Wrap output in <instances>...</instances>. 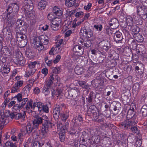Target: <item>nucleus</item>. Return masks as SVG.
<instances>
[{
    "label": "nucleus",
    "instance_id": "nucleus-62",
    "mask_svg": "<svg viewBox=\"0 0 147 147\" xmlns=\"http://www.w3.org/2000/svg\"><path fill=\"white\" fill-rule=\"evenodd\" d=\"M140 84L138 83H136L133 86V89L135 90L136 91L138 90L139 88Z\"/></svg>",
    "mask_w": 147,
    "mask_h": 147
},
{
    "label": "nucleus",
    "instance_id": "nucleus-56",
    "mask_svg": "<svg viewBox=\"0 0 147 147\" xmlns=\"http://www.w3.org/2000/svg\"><path fill=\"white\" fill-rule=\"evenodd\" d=\"M48 19L49 20L51 21L55 19L56 18H55V16L53 13H50L48 14L47 16Z\"/></svg>",
    "mask_w": 147,
    "mask_h": 147
},
{
    "label": "nucleus",
    "instance_id": "nucleus-46",
    "mask_svg": "<svg viewBox=\"0 0 147 147\" xmlns=\"http://www.w3.org/2000/svg\"><path fill=\"white\" fill-rule=\"evenodd\" d=\"M101 75H100L99 76L97 77L94 80V82L95 84L99 85L101 82L102 78Z\"/></svg>",
    "mask_w": 147,
    "mask_h": 147
},
{
    "label": "nucleus",
    "instance_id": "nucleus-20",
    "mask_svg": "<svg viewBox=\"0 0 147 147\" xmlns=\"http://www.w3.org/2000/svg\"><path fill=\"white\" fill-rule=\"evenodd\" d=\"M46 6V1L45 0H41L39 3L38 5V8L40 10L45 9Z\"/></svg>",
    "mask_w": 147,
    "mask_h": 147
},
{
    "label": "nucleus",
    "instance_id": "nucleus-42",
    "mask_svg": "<svg viewBox=\"0 0 147 147\" xmlns=\"http://www.w3.org/2000/svg\"><path fill=\"white\" fill-rule=\"evenodd\" d=\"M38 136V135H37L36 134H34L33 135V137L32 138V137H30L27 140L26 142L27 143L30 144L32 142H33V140L34 139H36V138H37Z\"/></svg>",
    "mask_w": 147,
    "mask_h": 147
},
{
    "label": "nucleus",
    "instance_id": "nucleus-11",
    "mask_svg": "<svg viewBox=\"0 0 147 147\" xmlns=\"http://www.w3.org/2000/svg\"><path fill=\"white\" fill-rule=\"evenodd\" d=\"M23 6L25 10H32L33 8V4L31 0H25Z\"/></svg>",
    "mask_w": 147,
    "mask_h": 147
},
{
    "label": "nucleus",
    "instance_id": "nucleus-14",
    "mask_svg": "<svg viewBox=\"0 0 147 147\" xmlns=\"http://www.w3.org/2000/svg\"><path fill=\"white\" fill-rule=\"evenodd\" d=\"M132 18L135 21V23L137 25H141L142 24V21L141 16L136 15H133Z\"/></svg>",
    "mask_w": 147,
    "mask_h": 147
},
{
    "label": "nucleus",
    "instance_id": "nucleus-31",
    "mask_svg": "<svg viewBox=\"0 0 147 147\" xmlns=\"http://www.w3.org/2000/svg\"><path fill=\"white\" fill-rule=\"evenodd\" d=\"M36 71V69H29L26 72L25 76L26 77H28L31 76L35 73Z\"/></svg>",
    "mask_w": 147,
    "mask_h": 147
},
{
    "label": "nucleus",
    "instance_id": "nucleus-10",
    "mask_svg": "<svg viewBox=\"0 0 147 147\" xmlns=\"http://www.w3.org/2000/svg\"><path fill=\"white\" fill-rule=\"evenodd\" d=\"M68 94L69 96L73 97L74 98H76L78 96H79L80 94V90L78 89H73L70 91H67L65 93L66 94Z\"/></svg>",
    "mask_w": 147,
    "mask_h": 147
},
{
    "label": "nucleus",
    "instance_id": "nucleus-4",
    "mask_svg": "<svg viewBox=\"0 0 147 147\" xmlns=\"http://www.w3.org/2000/svg\"><path fill=\"white\" fill-rule=\"evenodd\" d=\"M137 13L138 15L141 16L143 19L147 18V9L144 6H136Z\"/></svg>",
    "mask_w": 147,
    "mask_h": 147
},
{
    "label": "nucleus",
    "instance_id": "nucleus-16",
    "mask_svg": "<svg viewBox=\"0 0 147 147\" xmlns=\"http://www.w3.org/2000/svg\"><path fill=\"white\" fill-rule=\"evenodd\" d=\"M53 12L56 15L59 16H62L63 14L62 9H61L57 6H55L53 8Z\"/></svg>",
    "mask_w": 147,
    "mask_h": 147
},
{
    "label": "nucleus",
    "instance_id": "nucleus-36",
    "mask_svg": "<svg viewBox=\"0 0 147 147\" xmlns=\"http://www.w3.org/2000/svg\"><path fill=\"white\" fill-rule=\"evenodd\" d=\"M53 74H52L50 76V77L49 78L50 80L47 83V91H48V89L51 86V85L52 84L53 82V81L54 80V78H53Z\"/></svg>",
    "mask_w": 147,
    "mask_h": 147
},
{
    "label": "nucleus",
    "instance_id": "nucleus-25",
    "mask_svg": "<svg viewBox=\"0 0 147 147\" xmlns=\"http://www.w3.org/2000/svg\"><path fill=\"white\" fill-rule=\"evenodd\" d=\"M134 37L136 40L138 42H142L144 40L143 36L139 33L137 34H135Z\"/></svg>",
    "mask_w": 147,
    "mask_h": 147
},
{
    "label": "nucleus",
    "instance_id": "nucleus-23",
    "mask_svg": "<svg viewBox=\"0 0 147 147\" xmlns=\"http://www.w3.org/2000/svg\"><path fill=\"white\" fill-rule=\"evenodd\" d=\"M23 18L21 19H18L17 21L16 24V28L19 27L18 28H22L24 25L25 22L23 21Z\"/></svg>",
    "mask_w": 147,
    "mask_h": 147
},
{
    "label": "nucleus",
    "instance_id": "nucleus-58",
    "mask_svg": "<svg viewBox=\"0 0 147 147\" xmlns=\"http://www.w3.org/2000/svg\"><path fill=\"white\" fill-rule=\"evenodd\" d=\"M22 107H21V105L19 106L18 105L16 104L14 105L13 107L12 111L13 112H15V111H19V109L21 108Z\"/></svg>",
    "mask_w": 147,
    "mask_h": 147
},
{
    "label": "nucleus",
    "instance_id": "nucleus-43",
    "mask_svg": "<svg viewBox=\"0 0 147 147\" xmlns=\"http://www.w3.org/2000/svg\"><path fill=\"white\" fill-rule=\"evenodd\" d=\"M74 120L75 123L79 124V122L83 121V118L82 116L80 115L76 117Z\"/></svg>",
    "mask_w": 147,
    "mask_h": 147
},
{
    "label": "nucleus",
    "instance_id": "nucleus-50",
    "mask_svg": "<svg viewBox=\"0 0 147 147\" xmlns=\"http://www.w3.org/2000/svg\"><path fill=\"white\" fill-rule=\"evenodd\" d=\"M34 142L32 143V147H40L41 146L40 143L38 141L36 140Z\"/></svg>",
    "mask_w": 147,
    "mask_h": 147
},
{
    "label": "nucleus",
    "instance_id": "nucleus-57",
    "mask_svg": "<svg viewBox=\"0 0 147 147\" xmlns=\"http://www.w3.org/2000/svg\"><path fill=\"white\" fill-rule=\"evenodd\" d=\"M18 113V112H13L12 113H11L9 115L11 119L15 118L16 119V117H17V114Z\"/></svg>",
    "mask_w": 147,
    "mask_h": 147
},
{
    "label": "nucleus",
    "instance_id": "nucleus-18",
    "mask_svg": "<svg viewBox=\"0 0 147 147\" xmlns=\"http://www.w3.org/2000/svg\"><path fill=\"white\" fill-rule=\"evenodd\" d=\"M11 11V10H10L9 11V12L8 13V14L7 15H6V17H7L8 19H9L8 21H9V22H8V27H14V23L15 22V20L14 19H10L11 18L9 17V16L8 17V16L10 15L11 13L10 11Z\"/></svg>",
    "mask_w": 147,
    "mask_h": 147
},
{
    "label": "nucleus",
    "instance_id": "nucleus-21",
    "mask_svg": "<svg viewBox=\"0 0 147 147\" xmlns=\"http://www.w3.org/2000/svg\"><path fill=\"white\" fill-rule=\"evenodd\" d=\"M102 116H103V115L101 113H99L98 116L97 115L94 116V121H95L99 123L103 122L104 119L102 118Z\"/></svg>",
    "mask_w": 147,
    "mask_h": 147
},
{
    "label": "nucleus",
    "instance_id": "nucleus-29",
    "mask_svg": "<svg viewBox=\"0 0 147 147\" xmlns=\"http://www.w3.org/2000/svg\"><path fill=\"white\" fill-rule=\"evenodd\" d=\"M33 86L31 84H27L23 89L24 92L25 93H26L28 95L30 92V91Z\"/></svg>",
    "mask_w": 147,
    "mask_h": 147
},
{
    "label": "nucleus",
    "instance_id": "nucleus-22",
    "mask_svg": "<svg viewBox=\"0 0 147 147\" xmlns=\"http://www.w3.org/2000/svg\"><path fill=\"white\" fill-rule=\"evenodd\" d=\"M33 126H32L31 125L30 123H28L27 125L26 126V132L27 133V134L30 135V134L33 129H35Z\"/></svg>",
    "mask_w": 147,
    "mask_h": 147
},
{
    "label": "nucleus",
    "instance_id": "nucleus-47",
    "mask_svg": "<svg viewBox=\"0 0 147 147\" xmlns=\"http://www.w3.org/2000/svg\"><path fill=\"white\" fill-rule=\"evenodd\" d=\"M93 98V95L92 94L90 93L88 97L86 98L87 101L89 104H91L92 102Z\"/></svg>",
    "mask_w": 147,
    "mask_h": 147
},
{
    "label": "nucleus",
    "instance_id": "nucleus-53",
    "mask_svg": "<svg viewBox=\"0 0 147 147\" xmlns=\"http://www.w3.org/2000/svg\"><path fill=\"white\" fill-rule=\"evenodd\" d=\"M63 121L65 122V124L63 125V127H62V129L63 128V129L65 131V130H66L67 128L68 127L70 121L69 119H68Z\"/></svg>",
    "mask_w": 147,
    "mask_h": 147
},
{
    "label": "nucleus",
    "instance_id": "nucleus-34",
    "mask_svg": "<svg viewBox=\"0 0 147 147\" xmlns=\"http://www.w3.org/2000/svg\"><path fill=\"white\" fill-rule=\"evenodd\" d=\"M26 115V113L25 112H24L22 113H19L18 112L17 114V117H16V119H20L22 121L24 120L25 118V115Z\"/></svg>",
    "mask_w": 147,
    "mask_h": 147
},
{
    "label": "nucleus",
    "instance_id": "nucleus-55",
    "mask_svg": "<svg viewBox=\"0 0 147 147\" xmlns=\"http://www.w3.org/2000/svg\"><path fill=\"white\" fill-rule=\"evenodd\" d=\"M65 133H61L59 134V138L61 142H63L65 140Z\"/></svg>",
    "mask_w": 147,
    "mask_h": 147
},
{
    "label": "nucleus",
    "instance_id": "nucleus-30",
    "mask_svg": "<svg viewBox=\"0 0 147 147\" xmlns=\"http://www.w3.org/2000/svg\"><path fill=\"white\" fill-rule=\"evenodd\" d=\"M126 23L128 26L132 27L133 25L134 21L132 17L127 16L126 19Z\"/></svg>",
    "mask_w": 147,
    "mask_h": 147
},
{
    "label": "nucleus",
    "instance_id": "nucleus-54",
    "mask_svg": "<svg viewBox=\"0 0 147 147\" xmlns=\"http://www.w3.org/2000/svg\"><path fill=\"white\" fill-rule=\"evenodd\" d=\"M23 83V81L22 80L18 81L14 84L15 86L19 88L20 87H21L22 86Z\"/></svg>",
    "mask_w": 147,
    "mask_h": 147
},
{
    "label": "nucleus",
    "instance_id": "nucleus-38",
    "mask_svg": "<svg viewBox=\"0 0 147 147\" xmlns=\"http://www.w3.org/2000/svg\"><path fill=\"white\" fill-rule=\"evenodd\" d=\"M37 65H38V64L36 61H35L30 63L28 64V66L29 69H36L35 67Z\"/></svg>",
    "mask_w": 147,
    "mask_h": 147
},
{
    "label": "nucleus",
    "instance_id": "nucleus-19",
    "mask_svg": "<svg viewBox=\"0 0 147 147\" xmlns=\"http://www.w3.org/2000/svg\"><path fill=\"white\" fill-rule=\"evenodd\" d=\"M69 117V115L68 112H65L62 113L60 114V117L62 121L68 120Z\"/></svg>",
    "mask_w": 147,
    "mask_h": 147
},
{
    "label": "nucleus",
    "instance_id": "nucleus-9",
    "mask_svg": "<svg viewBox=\"0 0 147 147\" xmlns=\"http://www.w3.org/2000/svg\"><path fill=\"white\" fill-rule=\"evenodd\" d=\"M64 104H61L57 105L53 111V114L54 117H58L60 115L61 111L62 110Z\"/></svg>",
    "mask_w": 147,
    "mask_h": 147
},
{
    "label": "nucleus",
    "instance_id": "nucleus-28",
    "mask_svg": "<svg viewBox=\"0 0 147 147\" xmlns=\"http://www.w3.org/2000/svg\"><path fill=\"white\" fill-rule=\"evenodd\" d=\"M121 34L120 33H116L114 37V39L116 43H119V42L121 41L122 39V37L121 36Z\"/></svg>",
    "mask_w": 147,
    "mask_h": 147
},
{
    "label": "nucleus",
    "instance_id": "nucleus-59",
    "mask_svg": "<svg viewBox=\"0 0 147 147\" xmlns=\"http://www.w3.org/2000/svg\"><path fill=\"white\" fill-rule=\"evenodd\" d=\"M14 98H16L18 101L19 102L21 101L23 99L22 95L20 93L18 94L16 96L14 97Z\"/></svg>",
    "mask_w": 147,
    "mask_h": 147
},
{
    "label": "nucleus",
    "instance_id": "nucleus-17",
    "mask_svg": "<svg viewBox=\"0 0 147 147\" xmlns=\"http://www.w3.org/2000/svg\"><path fill=\"white\" fill-rule=\"evenodd\" d=\"M140 114L142 117H146L147 116V105H144L142 107L140 111Z\"/></svg>",
    "mask_w": 147,
    "mask_h": 147
},
{
    "label": "nucleus",
    "instance_id": "nucleus-63",
    "mask_svg": "<svg viewBox=\"0 0 147 147\" xmlns=\"http://www.w3.org/2000/svg\"><path fill=\"white\" fill-rule=\"evenodd\" d=\"M92 6V4L91 3H88L87 5L84 7V9L87 11H89Z\"/></svg>",
    "mask_w": 147,
    "mask_h": 147
},
{
    "label": "nucleus",
    "instance_id": "nucleus-32",
    "mask_svg": "<svg viewBox=\"0 0 147 147\" xmlns=\"http://www.w3.org/2000/svg\"><path fill=\"white\" fill-rule=\"evenodd\" d=\"M81 43L82 45L87 48H88L90 47L92 45V42L91 41L89 40H87L86 41H81Z\"/></svg>",
    "mask_w": 147,
    "mask_h": 147
},
{
    "label": "nucleus",
    "instance_id": "nucleus-3",
    "mask_svg": "<svg viewBox=\"0 0 147 147\" xmlns=\"http://www.w3.org/2000/svg\"><path fill=\"white\" fill-rule=\"evenodd\" d=\"M134 120L137 121V115H135V112L131 109H129L127 113L126 119L120 123L119 125L123 124L127 120L134 121Z\"/></svg>",
    "mask_w": 147,
    "mask_h": 147
},
{
    "label": "nucleus",
    "instance_id": "nucleus-48",
    "mask_svg": "<svg viewBox=\"0 0 147 147\" xmlns=\"http://www.w3.org/2000/svg\"><path fill=\"white\" fill-rule=\"evenodd\" d=\"M54 126V125L52 123V122L50 121H48L47 120V128H52Z\"/></svg>",
    "mask_w": 147,
    "mask_h": 147
},
{
    "label": "nucleus",
    "instance_id": "nucleus-60",
    "mask_svg": "<svg viewBox=\"0 0 147 147\" xmlns=\"http://www.w3.org/2000/svg\"><path fill=\"white\" fill-rule=\"evenodd\" d=\"M84 14V13L82 11L77 12L75 14V17L79 18L82 17Z\"/></svg>",
    "mask_w": 147,
    "mask_h": 147
},
{
    "label": "nucleus",
    "instance_id": "nucleus-51",
    "mask_svg": "<svg viewBox=\"0 0 147 147\" xmlns=\"http://www.w3.org/2000/svg\"><path fill=\"white\" fill-rule=\"evenodd\" d=\"M80 86L83 88L87 89L88 88V85L86 84V82L83 81H80L78 82Z\"/></svg>",
    "mask_w": 147,
    "mask_h": 147
},
{
    "label": "nucleus",
    "instance_id": "nucleus-5",
    "mask_svg": "<svg viewBox=\"0 0 147 147\" xmlns=\"http://www.w3.org/2000/svg\"><path fill=\"white\" fill-rule=\"evenodd\" d=\"M98 38L100 41L98 44L99 50L105 52H107L111 47L109 46L105 45V43H106V41L103 38L101 37V39L100 38Z\"/></svg>",
    "mask_w": 147,
    "mask_h": 147
},
{
    "label": "nucleus",
    "instance_id": "nucleus-39",
    "mask_svg": "<svg viewBox=\"0 0 147 147\" xmlns=\"http://www.w3.org/2000/svg\"><path fill=\"white\" fill-rule=\"evenodd\" d=\"M61 69L59 67H53L52 68V71L53 73L55 74H59L61 71Z\"/></svg>",
    "mask_w": 147,
    "mask_h": 147
},
{
    "label": "nucleus",
    "instance_id": "nucleus-15",
    "mask_svg": "<svg viewBox=\"0 0 147 147\" xmlns=\"http://www.w3.org/2000/svg\"><path fill=\"white\" fill-rule=\"evenodd\" d=\"M0 118V129H2L4 125L8 122V120L6 116H1Z\"/></svg>",
    "mask_w": 147,
    "mask_h": 147
},
{
    "label": "nucleus",
    "instance_id": "nucleus-52",
    "mask_svg": "<svg viewBox=\"0 0 147 147\" xmlns=\"http://www.w3.org/2000/svg\"><path fill=\"white\" fill-rule=\"evenodd\" d=\"M88 28H82L80 30V33L81 35H82L83 36H86L87 31L88 30Z\"/></svg>",
    "mask_w": 147,
    "mask_h": 147
},
{
    "label": "nucleus",
    "instance_id": "nucleus-7",
    "mask_svg": "<svg viewBox=\"0 0 147 147\" xmlns=\"http://www.w3.org/2000/svg\"><path fill=\"white\" fill-rule=\"evenodd\" d=\"M60 19L56 18L51 21H50L48 24H47V28L50 27L51 28H56L58 27L59 24L61 23Z\"/></svg>",
    "mask_w": 147,
    "mask_h": 147
},
{
    "label": "nucleus",
    "instance_id": "nucleus-37",
    "mask_svg": "<svg viewBox=\"0 0 147 147\" xmlns=\"http://www.w3.org/2000/svg\"><path fill=\"white\" fill-rule=\"evenodd\" d=\"M41 135H42L43 138H45L46 137V124L45 123H44L42 125Z\"/></svg>",
    "mask_w": 147,
    "mask_h": 147
},
{
    "label": "nucleus",
    "instance_id": "nucleus-12",
    "mask_svg": "<svg viewBox=\"0 0 147 147\" xmlns=\"http://www.w3.org/2000/svg\"><path fill=\"white\" fill-rule=\"evenodd\" d=\"M65 5L69 7H76L79 5L78 4L76 3V0H65Z\"/></svg>",
    "mask_w": 147,
    "mask_h": 147
},
{
    "label": "nucleus",
    "instance_id": "nucleus-6",
    "mask_svg": "<svg viewBox=\"0 0 147 147\" xmlns=\"http://www.w3.org/2000/svg\"><path fill=\"white\" fill-rule=\"evenodd\" d=\"M45 117L43 116L42 117H37L35 118L32 121V124L34 128H38L40 124L43 122V120H45Z\"/></svg>",
    "mask_w": 147,
    "mask_h": 147
},
{
    "label": "nucleus",
    "instance_id": "nucleus-13",
    "mask_svg": "<svg viewBox=\"0 0 147 147\" xmlns=\"http://www.w3.org/2000/svg\"><path fill=\"white\" fill-rule=\"evenodd\" d=\"M73 51L78 56L82 55L84 53V50L82 49V47L78 45H76L74 48Z\"/></svg>",
    "mask_w": 147,
    "mask_h": 147
},
{
    "label": "nucleus",
    "instance_id": "nucleus-49",
    "mask_svg": "<svg viewBox=\"0 0 147 147\" xmlns=\"http://www.w3.org/2000/svg\"><path fill=\"white\" fill-rule=\"evenodd\" d=\"M130 46L134 50H135L136 49L137 45L136 41L134 40H133L132 41L130 44Z\"/></svg>",
    "mask_w": 147,
    "mask_h": 147
},
{
    "label": "nucleus",
    "instance_id": "nucleus-8",
    "mask_svg": "<svg viewBox=\"0 0 147 147\" xmlns=\"http://www.w3.org/2000/svg\"><path fill=\"white\" fill-rule=\"evenodd\" d=\"M25 11L26 18H29L31 20H32L33 22H35V19L36 17L35 12L32 10H30L28 9L27 11L25 10Z\"/></svg>",
    "mask_w": 147,
    "mask_h": 147
},
{
    "label": "nucleus",
    "instance_id": "nucleus-45",
    "mask_svg": "<svg viewBox=\"0 0 147 147\" xmlns=\"http://www.w3.org/2000/svg\"><path fill=\"white\" fill-rule=\"evenodd\" d=\"M29 100H28V98H23L21 101L22 102L21 103V107H24L27 104V102Z\"/></svg>",
    "mask_w": 147,
    "mask_h": 147
},
{
    "label": "nucleus",
    "instance_id": "nucleus-26",
    "mask_svg": "<svg viewBox=\"0 0 147 147\" xmlns=\"http://www.w3.org/2000/svg\"><path fill=\"white\" fill-rule=\"evenodd\" d=\"M10 69L9 65H5L1 69V71L2 74H6L9 73L10 71Z\"/></svg>",
    "mask_w": 147,
    "mask_h": 147
},
{
    "label": "nucleus",
    "instance_id": "nucleus-41",
    "mask_svg": "<svg viewBox=\"0 0 147 147\" xmlns=\"http://www.w3.org/2000/svg\"><path fill=\"white\" fill-rule=\"evenodd\" d=\"M140 28H131V31L133 36L135 34H138L140 31Z\"/></svg>",
    "mask_w": 147,
    "mask_h": 147
},
{
    "label": "nucleus",
    "instance_id": "nucleus-40",
    "mask_svg": "<svg viewBox=\"0 0 147 147\" xmlns=\"http://www.w3.org/2000/svg\"><path fill=\"white\" fill-rule=\"evenodd\" d=\"M38 108V110L40 111H43L45 112H46V105H44L43 103L40 102Z\"/></svg>",
    "mask_w": 147,
    "mask_h": 147
},
{
    "label": "nucleus",
    "instance_id": "nucleus-1",
    "mask_svg": "<svg viewBox=\"0 0 147 147\" xmlns=\"http://www.w3.org/2000/svg\"><path fill=\"white\" fill-rule=\"evenodd\" d=\"M138 121L134 120V121L127 120L123 124L119 125L120 128L123 130H129L131 131L137 135L140 133V130L138 129L136 124L138 123Z\"/></svg>",
    "mask_w": 147,
    "mask_h": 147
},
{
    "label": "nucleus",
    "instance_id": "nucleus-44",
    "mask_svg": "<svg viewBox=\"0 0 147 147\" xmlns=\"http://www.w3.org/2000/svg\"><path fill=\"white\" fill-rule=\"evenodd\" d=\"M141 139L142 138L140 136H139V138H137L136 141L135 143V145L136 147H140L141 146L142 143Z\"/></svg>",
    "mask_w": 147,
    "mask_h": 147
},
{
    "label": "nucleus",
    "instance_id": "nucleus-35",
    "mask_svg": "<svg viewBox=\"0 0 147 147\" xmlns=\"http://www.w3.org/2000/svg\"><path fill=\"white\" fill-rule=\"evenodd\" d=\"M5 103H3L0 107V114L1 116L6 115L5 114L6 111L5 110Z\"/></svg>",
    "mask_w": 147,
    "mask_h": 147
},
{
    "label": "nucleus",
    "instance_id": "nucleus-24",
    "mask_svg": "<svg viewBox=\"0 0 147 147\" xmlns=\"http://www.w3.org/2000/svg\"><path fill=\"white\" fill-rule=\"evenodd\" d=\"M34 52L30 49H28L26 52V56L29 59H31L34 57Z\"/></svg>",
    "mask_w": 147,
    "mask_h": 147
},
{
    "label": "nucleus",
    "instance_id": "nucleus-27",
    "mask_svg": "<svg viewBox=\"0 0 147 147\" xmlns=\"http://www.w3.org/2000/svg\"><path fill=\"white\" fill-rule=\"evenodd\" d=\"M33 104V100L30 99L27 103L25 106L24 108L26 110L32 109V105Z\"/></svg>",
    "mask_w": 147,
    "mask_h": 147
},
{
    "label": "nucleus",
    "instance_id": "nucleus-61",
    "mask_svg": "<svg viewBox=\"0 0 147 147\" xmlns=\"http://www.w3.org/2000/svg\"><path fill=\"white\" fill-rule=\"evenodd\" d=\"M19 88L15 86L14 85L13 87L11 88V92L12 93H15L19 92Z\"/></svg>",
    "mask_w": 147,
    "mask_h": 147
},
{
    "label": "nucleus",
    "instance_id": "nucleus-33",
    "mask_svg": "<svg viewBox=\"0 0 147 147\" xmlns=\"http://www.w3.org/2000/svg\"><path fill=\"white\" fill-rule=\"evenodd\" d=\"M74 71L75 73L78 75H80L83 73V69L82 67H79L78 66H76L74 69Z\"/></svg>",
    "mask_w": 147,
    "mask_h": 147
},
{
    "label": "nucleus",
    "instance_id": "nucleus-2",
    "mask_svg": "<svg viewBox=\"0 0 147 147\" xmlns=\"http://www.w3.org/2000/svg\"><path fill=\"white\" fill-rule=\"evenodd\" d=\"M46 41V39L44 36L41 35L40 37L36 36L34 37L32 41L34 45V47L39 51H40L44 49L45 47L43 43Z\"/></svg>",
    "mask_w": 147,
    "mask_h": 147
},
{
    "label": "nucleus",
    "instance_id": "nucleus-64",
    "mask_svg": "<svg viewBox=\"0 0 147 147\" xmlns=\"http://www.w3.org/2000/svg\"><path fill=\"white\" fill-rule=\"evenodd\" d=\"M96 109V107L94 105H92L89 107V109L91 111V113H94V111H95V109Z\"/></svg>",
    "mask_w": 147,
    "mask_h": 147
}]
</instances>
